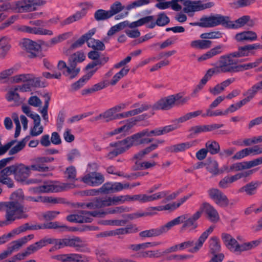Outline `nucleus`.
Here are the masks:
<instances>
[{
    "mask_svg": "<svg viewBox=\"0 0 262 262\" xmlns=\"http://www.w3.org/2000/svg\"><path fill=\"white\" fill-rule=\"evenodd\" d=\"M22 47L29 53L28 56L34 58L39 56L41 50L40 46L29 39H24L21 42Z\"/></svg>",
    "mask_w": 262,
    "mask_h": 262,
    "instance_id": "9b49d317",
    "label": "nucleus"
},
{
    "mask_svg": "<svg viewBox=\"0 0 262 262\" xmlns=\"http://www.w3.org/2000/svg\"><path fill=\"white\" fill-rule=\"evenodd\" d=\"M184 5L185 7L183 11L186 13H189L211 8L214 5V4L213 2L203 3L201 1H191L187 0L184 2Z\"/></svg>",
    "mask_w": 262,
    "mask_h": 262,
    "instance_id": "6e6552de",
    "label": "nucleus"
},
{
    "mask_svg": "<svg viewBox=\"0 0 262 262\" xmlns=\"http://www.w3.org/2000/svg\"><path fill=\"white\" fill-rule=\"evenodd\" d=\"M180 125L174 124L173 123L172 124L167 125L164 127L155 128L151 131H149L148 129H144L139 132L141 134V138H144V137H150L152 136H158L164 134H166L171 131H173L177 128H179Z\"/></svg>",
    "mask_w": 262,
    "mask_h": 262,
    "instance_id": "1a4fd4ad",
    "label": "nucleus"
},
{
    "mask_svg": "<svg viewBox=\"0 0 262 262\" xmlns=\"http://www.w3.org/2000/svg\"><path fill=\"white\" fill-rule=\"evenodd\" d=\"M173 99L171 95L161 99L155 103L154 107L156 110H169L175 105L174 99Z\"/></svg>",
    "mask_w": 262,
    "mask_h": 262,
    "instance_id": "f3484780",
    "label": "nucleus"
},
{
    "mask_svg": "<svg viewBox=\"0 0 262 262\" xmlns=\"http://www.w3.org/2000/svg\"><path fill=\"white\" fill-rule=\"evenodd\" d=\"M16 72V69L14 67L4 70L0 72V82L6 83L8 81L9 76Z\"/></svg>",
    "mask_w": 262,
    "mask_h": 262,
    "instance_id": "79ce46f5",
    "label": "nucleus"
},
{
    "mask_svg": "<svg viewBox=\"0 0 262 262\" xmlns=\"http://www.w3.org/2000/svg\"><path fill=\"white\" fill-rule=\"evenodd\" d=\"M18 88L9 90L6 95V99L9 102L15 101L17 102L19 100V94L16 92Z\"/></svg>",
    "mask_w": 262,
    "mask_h": 262,
    "instance_id": "09e8293b",
    "label": "nucleus"
},
{
    "mask_svg": "<svg viewBox=\"0 0 262 262\" xmlns=\"http://www.w3.org/2000/svg\"><path fill=\"white\" fill-rule=\"evenodd\" d=\"M66 175L68 180L71 181H74L76 180V170L74 166H70L68 167L66 171Z\"/></svg>",
    "mask_w": 262,
    "mask_h": 262,
    "instance_id": "bf43d9fd",
    "label": "nucleus"
},
{
    "mask_svg": "<svg viewBox=\"0 0 262 262\" xmlns=\"http://www.w3.org/2000/svg\"><path fill=\"white\" fill-rule=\"evenodd\" d=\"M22 111L29 117L33 120V127L30 130V135L33 137L38 136L43 132V127L40 125L41 119L37 114L32 113L30 107L26 105L21 106Z\"/></svg>",
    "mask_w": 262,
    "mask_h": 262,
    "instance_id": "39448f33",
    "label": "nucleus"
},
{
    "mask_svg": "<svg viewBox=\"0 0 262 262\" xmlns=\"http://www.w3.org/2000/svg\"><path fill=\"white\" fill-rule=\"evenodd\" d=\"M88 46L98 51H103L105 49V46L102 41L92 38L88 40Z\"/></svg>",
    "mask_w": 262,
    "mask_h": 262,
    "instance_id": "a19ab883",
    "label": "nucleus"
},
{
    "mask_svg": "<svg viewBox=\"0 0 262 262\" xmlns=\"http://www.w3.org/2000/svg\"><path fill=\"white\" fill-rule=\"evenodd\" d=\"M85 56L83 53L76 52L72 55L69 59V64H71L72 67H76L78 62H81L84 60Z\"/></svg>",
    "mask_w": 262,
    "mask_h": 262,
    "instance_id": "f704fd0d",
    "label": "nucleus"
},
{
    "mask_svg": "<svg viewBox=\"0 0 262 262\" xmlns=\"http://www.w3.org/2000/svg\"><path fill=\"white\" fill-rule=\"evenodd\" d=\"M208 195L215 204L220 207H226L229 204V200L227 196L217 188L210 189L208 190Z\"/></svg>",
    "mask_w": 262,
    "mask_h": 262,
    "instance_id": "9d476101",
    "label": "nucleus"
},
{
    "mask_svg": "<svg viewBox=\"0 0 262 262\" xmlns=\"http://www.w3.org/2000/svg\"><path fill=\"white\" fill-rule=\"evenodd\" d=\"M2 189L0 188V194ZM0 210L6 212V220L0 221V226H7L17 219H26L28 215L26 213V209L23 205L16 202H7L0 203Z\"/></svg>",
    "mask_w": 262,
    "mask_h": 262,
    "instance_id": "f03ea898",
    "label": "nucleus"
},
{
    "mask_svg": "<svg viewBox=\"0 0 262 262\" xmlns=\"http://www.w3.org/2000/svg\"><path fill=\"white\" fill-rule=\"evenodd\" d=\"M202 111L201 110H198L195 112H190L186 114L184 116L173 120L172 123L174 124L180 125V123H183L187 120H189L193 118L198 117V116L202 114Z\"/></svg>",
    "mask_w": 262,
    "mask_h": 262,
    "instance_id": "c756f323",
    "label": "nucleus"
},
{
    "mask_svg": "<svg viewBox=\"0 0 262 262\" xmlns=\"http://www.w3.org/2000/svg\"><path fill=\"white\" fill-rule=\"evenodd\" d=\"M69 65L67 69L63 71L62 73L68 79L71 80L78 75L80 72V68L75 66L72 67L71 64Z\"/></svg>",
    "mask_w": 262,
    "mask_h": 262,
    "instance_id": "72a5a7b5",
    "label": "nucleus"
},
{
    "mask_svg": "<svg viewBox=\"0 0 262 262\" xmlns=\"http://www.w3.org/2000/svg\"><path fill=\"white\" fill-rule=\"evenodd\" d=\"M60 188L59 186L54 185L52 182H45L43 185L34 188L33 190L36 193H49L58 192Z\"/></svg>",
    "mask_w": 262,
    "mask_h": 262,
    "instance_id": "a211bd4d",
    "label": "nucleus"
},
{
    "mask_svg": "<svg viewBox=\"0 0 262 262\" xmlns=\"http://www.w3.org/2000/svg\"><path fill=\"white\" fill-rule=\"evenodd\" d=\"M14 177L17 181H24L30 175V168L24 164L15 165Z\"/></svg>",
    "mask_w": 262,
    "mask_h": 262,
    "instance_id": "4468645a",
    "label": "nucleus"
},
{
    "mask_svg": "<svg viewBox=\"0 0 262 262\" xmlns=\"http://www.w3.org/2000/svg\"><path fill=\"white\" fill-rule=\"evenodd\" d=\"M189 131L191 132V136H195L202 133L207 132L206 125L193 126L191 127Z\"/></svg>",
    "mask_w": 262,
    "mask_h": 262,
    "instance_id": "13d9d810",
    "label": "nucleus"
},
{
    "mask_svg": "<svg viewBox=\"0 0 262 262\" xmlns=\"http://www.w3.org/2000/svg\"><path fill=\"white\" fill-rule=\"evenodd\" d=\"M85 15H86L83 12L78 11L72 15L68 17L61 21V25L63 26L72 24L75 21H78L84 17Z\"/></svg>",
    "mask_w": 262,
    "mask_h": 262,
    "instance_id": "7c9ffc66",
    "label": "nucleus"
},
{
    "mask_svg": "<svg viewBox=\"0 0 262 262\" xmlns=\"http://www.w3.org/2000/svg\"><path fill=\"white\" fill-rule=\"evenodd\" d=\"M257 38L256 33L252 31H243L237 33L235 36V39L238 42L253 41L256 40Z\"/></svg>",
    "mask_w": 262,
    "mask_h": 262,
    "instance_id": "4be33fe9",
    "label": "nucleus"
},
{
    "mask_svg": "<svg viewBox=\"0 0 262 262\" xmlns=\"http://www.w3.org/2000/svg\"><path fill=\"white\" fill-rule=\"evenodd\" d=\"M111 17L108 10L99 9L94 13V18L98 21L105 20Z\"/></svg>",
    "mask_w": 262,
    "mask_h": 262,
    "instance_id": "58836bf2",
    "label": "nucleus"
},
{
    "mask_svg": "<svg viewBox=\"0 0 262 262\" xmlns=\"http://www.w3.org/2000/svg\"><path fill=\"white\" fill-rule=\"evenodd\" d=\"M86 262L88 258L81 254L70 253L65 254V262Z\"/></svg>",
    "mask_w": 262,
    "mask_h": 262,
    "instance_id": "473e14b6",
    "label": "nucleus"
},
{
    "mask_svg": "<svg viewBox=\"0 0 262 262\" xmlns=\"http://www.w3.org/2000/svg\"><path fill=\"white\" fill-rule=\"evenodd\" d=\"M187 219L186 215L179 216L160 227L162 234L167 232L172 227L183 223Z\"/></svg>",
    "mask_w": 262,
    "mask_h": 262,
    "instance_id": "b1692460",
    "label": "nucleus"
},
{
    "mask_svg": "<svg viewBox=\"0 0 262 262\" xmlns=\"http://www.w3.org/2000/svg\"><path fill=\"white\" fill-rule=\"evenodd\" d=\"M124 9V7L123 6L120 2L117 1L113 3L110 7V9L108 10L110 13L111 17L116 14L120 12Z\"/></svg>",
    "mask_w": 262,
    "mask_h": 262,
    "instance_id": "49530a36",
    "label": "nucleus"
},
{
    "mask_svg": "<svg viewBox=\"0 0 262 262\" xmlns=\"http://www.w3.org/2000/svg\"><path fill=\"white\" fill-rule=\"evenodd\" d=\"M98 68L90 71L86 74L83 76L77 81L74 82L71 85V88L73 91H76L84 85L86 81H88L90 78L94 75L97 71Z\"/></svg>",
    "mask_w": 262,
    "mask_h": 262,
    "instance_id": "393cba45",
    "label": "nucleus"
},
{
    "mask_svg": "<svg viewBox=\"0 0 262 262\" xmlns=\"http://www.w3.org/2000/svg\"><path fill=\"white\" fill-rule=\"evenodd\" d=\"M262 163V157L250 161L237 163V171L250 169Z\"/></svg>",
    "mask_w": 262,
    "mask_h": 262,
    "instance_id": "cd10ccee",
    "label": "nucleus"
},
{
    "mask_svg": "<svg viewBox=\"0 0 262 262\" xmlns=\"http://www.w3.org/2000/svg\"><path fill=\"white\" fill-rule=\"evenodd\" d=\"M259 244L258 241H254L249 243H246L242 245H239L238 243L237 248H235V252H241L245 251H247L251 249L252 248L256 247Z\"/></svg>",
    "mask_w": 262,
    "mask_h": 262,
    "instance_id": "e433bc0d",
    "label": "nucleus"
},
{
    "mask_svg": "<svg viewBox=\"0 0 262 262\" xmlns=\"http://www.w3.org/2000/svg\"><path fill=\"white\" fill-rule=\"evenodd\" d=\"M24 244V242H23L21 239H19L18 240L12 242L11 246L9 247L8 248L11 251L12 253L14 251H16L19 249Z\"/></svg>",
    "mask_w": 262,
    "mask_h": 262,
    "instance_id": "338daca9",
    "label": "nucleus"
},
{
    "mask_svg": "<svg viewBox=\"0 0 262 262\" xmlns=\"http://www.w3.org/2000/svg\"><path fill=\"white\" fill-rule=\"evenodd\" d=\"M139 132L116 142L110 143L111 147H130L149 143L152 140L148 138H141Z\"/></svg>",
    "mask_w": 262,
    "mask_h": 262,
    "instance_id": "20e7f679",
    "label": "nucleus"
},
{
    "mask_svg": "<svg viewBox=\"0 0 262 262\" xmlns=\"http://www.w3.org/2000/svg\"><path fill=\"white\" fill-rule=\"evenodd\" d=\"M162 234L160 228L151 229L143 231L139 233V236L142 238L158 236Z\"/></svg>",
    "mask_w": 262,
    "mask_h": 262,
    "instance_id": "4c0bfd02",
    "label": "nucleus"
},
{
    "mask_svg": "<svg viewBox=\"0 0 262 262\" xmlns=\"http://www.w3.org/2000/svg\"><path fill=\"white\" fill-rule=\"evenodd\" d=\"M134 195L129 196L128 195H120L118 196H114L111 198V201L112 203V205H117L118 203H123L125 201H135Z\"/></svg>",
    "mask_w": 262,
    "mask_h": 262,
    "instance_id": "c03bdc74",
    "label": "nucleus"
},
{
    "mask_svg": "<svg viewBox=\"0 0 262 262\" xmlns=\"http://www.w3.org/2000/svg\"><path fill=\"white\" fill-rule=\"evenodd\" d=\"M17 30L22 32H26L35 35H53L52 30L44 29L41 27H31L27 26H20L17 28Z\"/></svg>",
    "mask_w": 262,
    "mask_h": 262,
    "instance_id": "ddd939ff",
    "label": "nucleus"
},
{
    "mask_svg": "<svg viewBox=\"0 0 262 262\" xmlns=\"http://www.w3.org/2000/svg\"><path fill=\"white\" fill-rule=\"evenodd\" d=\"M209 248L212 254L216 255L221 250V246L219 239L216 237H212L209 241Z\"/></svg>",
    "mask_w": 262,
    "mask_h": 262,
    "instance_id": "ea45409f",
    "label": "nucleus"
},
{
    "mask_svg": "<svg viewBox=\"0 0 262 262\" xmlns=\"http://www.w3.org/2000/svg\"><path fill=\"white\" fill-rule=\"evenodd\" d=\"M82 180L84 183L88 185L97 186L104 182V178L100 173L91 172L85 176L82 179Z\"/></svg>",
    "mask_w": 262,
    "mask_h": 262,
    "instance_id": "2eb2a0df",
    "label": "nucleus"
},
{
    "mask_svg": "<svg viewBox=\"0 0 262 262\" xmlns=\"http://www.w3.org/2000/svg\"><path fill=\"white\" fill-rule=\"evenodd\" d=\"M154 213L151 212H136L132 214H126L123 216V217L126 219L127 220V222H128L129 220H133L136 219L139 217L145 216H149L151 215Z\"/></svg>",
    "mask_w": 262,
    "mask_h": 262,
    "instance_id": "3c124183",
    "label": "nucleus"
},
{
    "mask_svg": "<svg viewBox=\"0 0 262 262\" xmlns=\"http://www.w3.org/2000/svg\"><path fill=\"white\" fill-rule=\"evenodd\" d=\"M100 193L108 194L113 192V184L111 183H106L99 189Z\"/></svg>",
    "mask_w": 262,
    "mask_h": 262,
    "instance_id": "774afa93",
    "label": "nucleus"
},
{
    "mask_svg": "<svg viewBox=\"0 0 262 262\" xmlns=\"http://www.w3.org/2000/svg\"><path fill=\"white\" fill-rule=\"evenodd\" d=\"M170 22L169 17L165 14V13H160L158 15V17L156 21L157 25L159 26H164Z\"/></svg>",
    "mask_w": 262,
    "mask_h": 262,
    "instance_id": "de8ad7c7",
    "label": "nucleus"
},
{
    "mask_svg": "<svg viewBox=\"0 0 262 262\" xmlns=\"http://www.w3.org/2000/svg\"><path fill=\"white\" fill-rule=\"evenodd\" d=\"M258 182H251L245 186L242 187L240 190V192H245L247 194L251 195L254 194L255 191L258 186Z\"/></svg>",
    "mask_w": 262,
    "mask_h": 262,
    "instance_id": "c9c22d12",
    "label": "nucleus"
},
{
    "mask_svg": "<svg viewBox=\"0 0 262 262\" xmlns=\"http://www.w3.org/2000/svg\"><path fill=\"white\" fill-rule=\"evenodd\" d=\"M201 209L204 211L207 218L212 223H216L220 220V215L216 209L211 205L208 203L202 204Z\"/></svg>",
    "mask_w": 262,
    "mask_h": 262,
    "instance_id": "f8f14e48",
    "label": "nucleus"
},
{
    "mask_svg": "<svg viewBox=\"0 0 262 262\" xmlns=\"http://www.w3.org/2000/svg\"><path fill=\"white\" fill-rule=\"evenodd\" d=\"M262 49V43L249 44L239 47L237 51L222 55L220 57L216 66L220 73H232L238 72L237 62L233 58H241L253 55L254 50Z\"/></svg>",
    "mask_w": 262,
    "mask_h": 262,
    "instance_id": "f257e3e1",
    "label": "nucleus"
},
{
    "mask_svg": "<svg viewBox=\"0 0 262 262\" xmlns=\"http://www.w3.org/2000/svg\"><path fill=\"white\" fill-rule=\"evenodd\" d=\"M96 31V29L95 28L89 30L87 33L82 35L78 39L72 43L70 48L73 50L79 48L83 45L85 41L88 43V40L91 39L92 36L95 34Z\"/></svg>",
    "mask_w": 262,
    "mask_h": 262,
    "instance_id": "aec40b11",
    "label": "nucleus"
},
{
    "mask_svg": "<svg viewBox=\"0 0 262 262\" xmlns=\"http://www.w3.org/2000/svg\"><path fill=\"white\" fill-rule=\"evenodd\" d=\"M135 121L132 122H127L123 126L119 127L118 128H115L112 131H111L107 133V136L109 137H111L117 134H119L121 133L124 132L127 133L129 131V130L134 126L135 124Z\"/></svg>",
    "mask_w": 262,
    "mask_h": 262,
    "instance_id": "c85d7f7f",
    "label": "nucleus"
},
{
    "mask_svg": "<svg viewBox=\"0 0 262 262\" xmlns=\"http://www.w3.org/2000/svg\"><path fill=\"white\" fill-rule=\"evenodd\" d=\"M220 73L216 66L213 68L209 69L207 70L206 73L202 78V79L203 80V82L207 83V82L212 77L213 75L219 74Z\"/></svg>",
    "mask_w": 262,
    "mask_h": 262,
    "instance_id": "4d7b16f0",
    "label": "nucleus"
},
{
    "mask_svg": "<svg viewBox=\"0 0 262 262\" xmlns=\"http://www.w3.org/2000/svg\"><path fill=\"white\" fill-rule=\"evenodd\" d=\"M90 211H82L77 214V223H90L92 221V218L90 217Z\"/></svg>",
    "mask_w": 262,
    "mask_h": 262,
    "instance_id": "a18cd8bd",
    "label": "nucleus"
},
{
    "mask_svg": "<svg viewBox=\"0 0 262 262\" xmlns=\"http://www.w3.org/2000/svg\"><path fill=\"white\" fill-rule=\"evenodd\" d=\"M133 199H135V201H139L141 203L153 201L151 195L146 194L135 195Z\"/></svg>",
    "mask_w": 262,
    "mask_h": 262,
    "instance_id": "052dcab7",
    "label": "nucleus"
},
{
    "mask_svg": "<svg viewBox=\"0 0 262 262\" xmlns=\"http://www.w3.org/2000/svg\"><path fill=\"white\" fill-rule=\"evenodd\" d=\"M255 3V0H238L233 3L235 8H243L249 6Z\"/></svg>",
    "mask_w": 262,
    "mask_h": 262,
    "instance_id": "680f3d73",
    "label": "nucleus"
},
{
    "mask_svg": "<svg viewBox=\"0 0 262 262\" xmlns=\"http://www.w3.org/2000/svg\"><path fill=\"white\" fill-rule=\"evenodd\" d=\"M150 0H137L133 2L127 7L128 9H131L135 8L141 7L144 5H148L150 3Z\"/></svg>",
    "mask_w": 262,
    "mask_h": 262,
    "instance_id": "e2e57ef3",
    "label": "nucleus"
},
{
    "mask_svg": "<svg viewBox=\"0 0 262 262\" xmlns=\"http://www.w3.org/2000/svg\"><path fill=\"white\" fill-rule=\"evenodd\" d=\"M45 2L40 0H21L7 3L0 5V12L13 10L18 13L30 12L36 10V7L43 5Z\"/></svg>",
    "mask_w": 262,
    "mask_h": 262,
    "instance_id": "7ed1b4c3",
    "label": "nucleus"
},
{
    "mask_svg": "<svg viewBox=\"0 0 262 262\" xmlns=\"http://www.w3.org/2000/svg\"><path fill=\"white\" fill-rule=\"evenodd\" d=\"M214 226H210L206 231L202 233L195 243V246L191 250V252H197L203 246L205 240L208 236L213 232Z\"/></svg>",
    "mask_w": 262,
    "mask_h": 262,
    "instance_id": "412c9836",
    "label": "nucleus"
},
{
    "mask_svg": "<svg viewBox=\"0 0 262 262\" xmlns=\"http://www.w3.org/2000/svg\"><path fill=\"white\" fill-rule=\"evenodd\" d=\"M33 75L30 74H23L17 75L13 77V81L16 83L31 81L32 79Z\"/></svg>",
    "mask_w": 262,
    "mask_h": 262,
    "instance_id": "603ef678",
    "label": "nucleus"
},
{
    "mask_svg": "<svg viewBox=\"0 0 262 262\" xmlns=\"http://www.w3.org/2000/svg\"><path fill=\"white\" fill-rule=\"evenodd\" d=\"M227 18L226 20V28L237 29L244 26L249 20V15H244L234 21H231L229 16H226Z\"/></svg>",
    "mask_w": 262,
    "mask_h": 262,
    "instance_id": "dca6fc26",
    "label": "nucleus"
},
{
    "mask_svg": "<svg viewBox=\"0 0 262 262\" xmlns=\"http://www.w3.org/2000/svg\"><path fill=\"white\" fill-rule=\"evenodd\" d=\"M227 18L226 16L218 14L202 17L200 18L201 27L211 28L222 25L226 28V19Z\"/></svg>",
    "mask_w": 262,
    "mask_h": 262,
    "instance_id": "0eeeda50",
    "label": "nucleus"
},
{
    "mask_svg": "<svg viewBox=\"0 0 262 262\" xmlns=\"http://www.w3.org/2000/svg\"><path fill=\"white\" fill-rule=\"evenodd\" d=\"M171 96H172V98H174L173 99H174L175 104L176 105L184 104L189 100V98L187 97L182 98L181 94L172 95Z\"/></svg>",
    "mask_w": 262,
    "mask_h": 262,
    "instance_id": "0e129e2a",
    "label": "nucleus"
},
{
    "mask_svg": "<svg viewBox=\"0 0 262 262\" xmlns=\"http://www.w3.org/2000/svg\"><path fill=\"white\" fill-rule=\"evenodd\" d=\"M223 33L220 31L202 33L200 37L202 39H217L222 37Z\"/></svg>",
    "mask_w": 262,
    "mask_h": 262,
    "instance_id": "8fccbe9b",
    "label": "nucleus"
},
{
    "mask_svg": "<svg viewBox=\"0 0 262 262\" xmlns=\"http://www.w3.org/2000/svg\"><path fill=\"white\" fill-rule=\"evenodd\" d=\"M262 153V148H244L237 152L233 157V159H241L250 155Z\"/></svg>",
    "mask_w": 262,
    "mask_h": 262,
    "instance_id": "a878e982",
    "label": "nucleus"
},
{
    "mask_svg": "<svg viewBox=\"0 0 262 262\" xmlns=\"http://www.w3.org/2000/svg\"><path fill=\"white\" fill-rule=\"evenodd\" d=\"M140 256L143 257V258H146V257H149V258H158L162 256V254L161 253L158 251H142L140 253Z\"/></svg>",
    "mask_w": 262,
    "mask_h": 262,
    "instance_id": "5fc2aeb1",
    "label": "nucleus"
},
{
    "mask_svg": "<svg viewBox=\"0 0 262 262\" xmlns=\"http://www.w3.org/2000/svg\"><path fill=\"white\" fill-rule=\"evenodd\" d=\"M188 199V196H184L177 202H173L171 204H168L165 205L164 206H159V207H152L149 208L151 210H157V211H162L163 210H174V209L179 207L183 203H184L187 199Z\"/></svg>",
    "mask_w": 262,
    "mask_h": 262,
    "instance_id": "6ab92c4d",
    "label": "nucleus"
},
{
    "mask_svg": "<svg viewBox=\"0 0 262 262\" xmlns=\"http://www.w3.org/2000/svg\"><path fill=\"white\" fill-rule=\"evenodd\" d=\"M86 245L85 242L79 237L70 239V246L75 247H84Z\"/></svg>",
    "mask_w": 262,
    "mask_h": 262,
    "instance_id": "69168bd1",
    "label": "nucleus"
},
{
    "mask_svg": "<svg viewBox=\"0 0 262 262\" xmlns=\"http://www.w3.org/2000/svg\"><path fill=\"white\" fill-rule=\"evenodd\" d=\"M223 45H219L198 58V60L200 62L210 59L216 55L221 54L223 52Z\"/></svg>",
    "mask_w": 262,
    "mask_h": 262,
    "instance_id": "5701e85b",
    "label": "nucleus"
},
{
    "mask_svg": "<svg viewBox=\"0 0 262 262\" xmlns=\"http://www.w3.org/2000/svg\"><path fill=\"white\" fill-rule=\"evenodd\" d=\"M261 63H262V59L261 58H260L256 59L255 61L253 62L237 65V70H238V72L242 71L243 70H247L257 67Z\"/></svg>",
    "mask_w": 262,
    "mask_h": 262,
    "instance_id": "37998d69",
    "label": "nucleus"
},
{
    "mask_svg": "<svg viewBox=\"0 0 262 262\" xmlns=\"http://www.w3.org/2000/svg\"><path fill=\"white\" fill-rule=\"evenodd\" d=\"M222 238L227 247L231 251L235 252L238 244L237 241L230 234L225 233L222 234Z\"/></svg>",
    "mask_w": 262,
    "mask_h": 262,
    "instance_id": "bb28decb",
    "label": "nucleus"
},
{
    "mask_svg": "<svg viewBox=\"0 0 262 262\" xmlns=\"http://www.w3.org/2000/svg\"><path fill=\"white\" fill-rule=\"evenodd\" d=\"M206 168L208 171L214 175L219 173L218 164L215 161H209L207 165Z\"/></svg>",
    "mask_w": 262,
    "mask_h": 262,
    "instance_id": "6e6d98bb",
    "label": "nucleus"
},
{
    "mask_svg": "<svg viewBox=\"0 0 262 262\" xmlns=\"http://www.w3.org/2000/svg\"><path fill=\"white\" fill-rule=\"evenodd\" d=\"M212 41L209 40H196L191 42V47L199 49H207L211 47Z\"/></svg>",
    "mask_w": 262,
    "mask_h": 262,
    "instance_id": "2f4dec72",
    "label": "nucleus"
},
{
    "mask_svg": "<svg viewBox=\"0 0 262 262\" xmlns=\"http://www.w3.org/2000/svg\"><path fill=\"white\" fill-rule=\"evenodd\" d=\"M126 105L125 104H121L116 105L110 109L104 112L103 113L99 114L98 116H96L92 119H91V121H98L100 119H103L105 122H109L112 120L116 119H120L122 118V114H117V112L121 111L125 107Z\"/></svg>",
    "mask_w": 262,
    "mask_h": 262,
    "instance_id": "423d86ee",
    "label": "nucleus"
},
{
    "mask_svg": "<svg viewBox=\"0 0 262 262\" xmlns=\"http://www.w3.org/2000/svg\"><path fill=\"white\" fill-rule=\"evenodd\" d=\"M156 243H145L137 245H131L129 246V249L131 250L134 251H138L140 250H143L147 248H148L149 246H154L157 245Z\"/></svg>",
    "mask_w": 262,
    "mask_h": 262,
    "instance_id": "864d4df0",
    "label": "nucleus"
}]
</instances>
